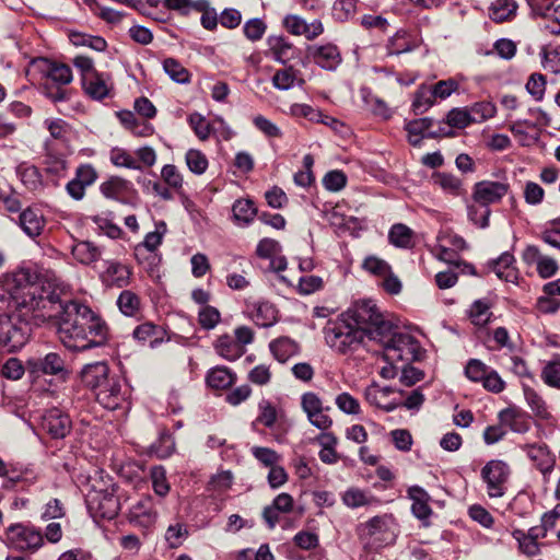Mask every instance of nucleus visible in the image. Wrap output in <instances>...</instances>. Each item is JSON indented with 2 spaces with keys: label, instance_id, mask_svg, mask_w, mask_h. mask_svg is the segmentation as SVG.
<instances>
[{
  "label": "nucleus",
  "instance_id": "f257e3e1",
  "mask_svg": "<svg viewBox=\"0 0 560 560\" xmlns=\"http://www.w3.org/2000/svg\"><path fill=\"white\" fill-rule=\"evenodd\" d=\"M57 334L61 343L72 351L102 347L108 339L106 323L89 306L75 301L57 302Z\"/></svg>",
  "mask_w": 560,
  "mask_h": 560
},
{
  "label": "nucleus",
  "instance_id": "f03ea898",
  "mask_svg": "<svg viewBox=\"0 0 560 560\" xmlns=\"http://www.w3.org/2000/svg\"><path fill=\"white\" fill-rule=\"evenodd\" d=\"M79 376L81 385L90 389L104 408L115 410L125 400L121 380L110 372L105 361L85 364Z\"/></svg>",
  "mask_w": 560,
  "mask_h": 560
},
{
  "label": "nucleus",
  "instance_id": "7ed1b4c3",
  "mask_svg": "<svg viewBox=\"0 0 560 560\" xmlns=\"http://www.w3.org/2000/svg\"><path fill=\"white\" fill-rule=\"evenodd\" d=\"M40 285L24 279L13 280L7 284L5 293L8 294L7 301L9 307L16 310H25L22 316L27 315L39 308H47V305L55 306L59 298L55 294L43 296L40 293ZM2 300H5L2 295Z\"/></svg>",
  "mask_w": 560,
  "mask_h": 560
},
{
  "label": "nucleus",
  "instance_id": "20e7f679",
  "mask_svg": "<svg viewBox=\"0 0 560 560\" xmlns=\"http://www.w3.org/2000/svg\"><path fill=\"white\" fill-rule=\"evenodd\" d=\"M342 317L354 325V328L363 330V336L377 340L386 336L390 322L385 320L372 301L355 302Z\"/></svg>",
  "mask_w": 560,
  "mask_h": 560
},
{
  "label": "nucleus",
  "instance_id": "39448f33",
  "mask_svg": "<svg viewBox=\"0 0 560 560\" xmlns=\"http://www.w3.org/2000/svg\"><path fill=\"white\" fill-rule=\"evenodd\" d=\"M326 343L339 353H348L355 350L363 341V330L354 328L342 315L335 320H329L324 328Z\"/></svg>",
  "mask_w": 560,
  "mask_h": 560
},
{
  "label": "nucleus",
  "instance_id": "423d86ee",
  "mask_svg": "<svg viewBox=\"0 0 560 560\" xmlns=\"http://www.w3.org/2000/svg\"><path fill=\"white\" fill-rule=\"evenodd\" d=\"M385 335L376 340L384 347L385 360L395 363L399 361L411 362L419 358L420 346L411 335L395 331L392 324Z\"/></svg>",
  "mask_w": 560,
  "mask_h": 560
},
{
  "label": "nucleus",
  "instance_id": "0eeeda50",
  "mask_svg": "<svg viewBox=\"0 0 560 560\" xmlns=\"http://www.w3.org/2000/svg\"><path fill=\"white\" fill-rule=\"evenodd\" d=\"M31 325L21 314L0 317V349L15 352L26 345L31 336Z\"/></svg>",
  "mask_w": 560,
  "mask_h": 560
},
{
  "label": "nucleus",
  "instance_id": "6e6552de",
  "mask_svg": "<svg viewBox=\"0 0 560 560\" xmlns=\"http://www.w3.org/2000/svg\"><path fill=\"white\" fill-rule=\"evenodd\" d=\"M510 475V466L501 459H491L482 467L481 479L487 486L489 498L497 499L505 494Z\"/></svg>",
  "mask_w": 560,
  "mask_h": 560
},
{
  "label": "nucleus",
  "instance_id": "1a4fd4ad",
  "mask_svg": "<svg viewBox=\"0 0 560 560\" xmlns=\"http://www.w3.org/2000/svg\"><path fill=\"white\" fill-rule=\"evenodd\" d=\"M7 545L18 551H35L43 545L39 530L24 524H13L5 533Z\"/></svg>",
  "mask_w": 560,
  "mask_h": 560
},
{
  "label": "nucleus",
  "instance_id": "9d476101",
  "mask_svg": "<svg viewBox=\"0 0 560 560\" xmlns=\"http://www.w3.org/2000/svg\"><path fill=\"white\" fill-rule=\"evenodd\" d=\"M88 509L94 517L114 518L120 509L119 501L113 490L93 489L86 497Z\"/></svg>",
  "mask_w": 560,
  "mask_h": 560
},
{
  "label": "nucleus",
  "instance_id": "9b49d317",
  "mask_svg": "<svg viewBox=\"0 0 560 560\" xmlns=\"http://www.w3.org/2000/svg\"><path fill=\"white\" fill-rule=\"evenodd\" d=\"M509 188L506 183L482 180L475 184L472 199L488 208L489 205L500 201L508 194Z\"/></svg>",
  "mask_w": 560,
  "mask_h": 560
},
{
  "label": "nucleus",
  "instance_id": "f8f14e48",
  "mask_svg": "<svg viewBox=\"0 0 560 560\" xmlns=\"http://www.w3.org/2000/svg\"><path fill=\"white\" fill-rule=\"evenodd\" d=\"M42 428L54 439L66 438L72 428L69 416L58 408L47 410L42 418Z\"/></svg>",
  "mask_w": 560,
  "mask_h": 560
},
{
  "label": "nucleus",
  "instance_id": "ddd939ff",
  "mask_svg": "<svg viewBox=\"0 0 560 560\" xmlns=\"http://www.w3.org/2000/svg\"><path fill=\"white\" fill-rule=\"evenodd\" d=\"M306 56L325 70H335L341 62L340 51L332 44L310 45L306 48Z\"/></svg>",
  "mask_w": 560,
  "mask_h": 560
},
{
  "label": "nucleus",
  "instance_id": "4468645a",
  "mask_svg": "<svg viewBox=\"0 0 560 560\" xmlns=\"http://www.w3.org/2000/svg\"><path fill=\"white\" fill-rule=\"evenodd\" d=\"M32 373L63 376L68 373L63 358L57 352H49L44 358H33L27 361Z\"/></svg>",
  "mask_w": 560,
  "mask_h": 560
},
{
  "label": "nucleus",
  "instance_id": "2eb2a0df",
  "mask_svg": "<svg viewBox=\"0 0 560 560\" xmlns=\"http://www.w3.org/2000/svg\"><path fill=\"white\" fill-rule=\"evenodd\" d=\"M82 86L85 94L96 101L110 96L113 91L110 77L98 71L88 73L82 80Z\"/></svg>",
  "mask_w": 560,
  "mask_h": 560
},
{
  "label": "nucleus",
  "instance_id": "dca6fc26",
  "mask_svg": "<svg viewBox=\"0 0 560 560\" xmlns=\"http://www.w3.org/2000/svg\"><path fill=\"white\" fill-rule=\"evenodd\" d=\"M523 259L526 264H536L537 272L541 278H550L558 270L557 261L548 256L540 254L538 247L529 245L523 253Z\"/></svg>",
  "mask_w": 560,
  "mask_h": 560
},
{
  "label": "nucleus",
  "instance_id": "f3484780",
  "mask_svg": "<svg viewBox=\"0 0 560 560\" xmlns=\"http://www.w3.org/2000/svg\"><path fill=\"white\" fill-rule=\"evenodd\" d=\"M19 225L27 236L35 238L43 233L46 219L39 209L28 207L20 213Z\"/></svg>",
  "mask_w": 560,
  "mask_h": 560
},
{
  "label": "nucleus",
  "instance_id": "a211bd4d",
  "mask_svg": "<svg viewBox=\"0 0 560 560\" xmlns=\"http://www.w3.org/2000/svg\"><path fill=\"white\" fill-rule=\"evenodd\" d=\"M247 311L250 318L260 327H270L278 319V311L268 301H254L247 303Z\"/></svg>",
  "mask_w": 560,
  "mask_h": 560
},
{
  "label": "nucleus",
  "instance_id": "6ab92c4d",
  "mask_svg": "<svg viewBox=\"0 0 560 560\" xmlns=\"http://www.w3.org/2000/svg\"><path fill=\"white\" fill-rule=\"evenodd\" d=\"M527 456L534 465L540 470L545 481L548 475L553 470L556 459L545 445H530L527 448Z\"/></svg>",
  "mask_w": 560,
  "mask_h": 560
},
{
  "label": "nucleus",
  "instance_id": "aec40b11",
  "mask_svg": "<svg viewBox=\"0 0 560 560\" xmlns=\"http://www.w3.org/2000/svg\"><path fill=\"white\" fill-rule=\"evenodd\" d=\"M408 497L412 500V514L422 521H425L432 514L429 505L430 495L419 486H412L408 489Z\"/></svg>",
  "mask_w": 560,
  "mask_h": 560
},
{
  "label": "nucleus",
  "instance_id": "412c9836",
  "mask_svg": "<svg viewBox=\"0 0 560 560\" xmlns=\"http://www.w3.org/2000/svg\"><path fill=\"white\" fill-rule=\"evenodd\" d=\"M106 268L101 272V278L107 285L122 287L129 279V270L125 265L116 261H106Z\"/></svg>",
  "mask_w": 560,
  "mask_h": 560
},
{
  "label": "nucleus",
  "instance_id": "4be33fe9",
  "mask_svg": "<svg viewBox=\"0 0 560 560\" xmlns=\"http://www.w3.org/2000/svg\"><path fill=\"white\" fill-rule=\"evenodd\" d=\"M270 351L279 362H287L300 352L299 343L289 337H279L269 345Z\"/></svg>",
  "mask_w": 560,
  "mask_h": 560
},
{
  "label": "nucleus",
  "instance_id": "5701e85b",
  "mask_svg": "<svg viewBox=\"0 0 560 560\" xmlns=\"http://www.w3.org/2000/svg\"><path fill=\"white\" fill-rule=\"evenodd\" d=\"M433 120L429 117L419 118L409 121L406 125V130L408 132L409 142L412 145H419L422 138H434L436 135L435 132H428L427 131L432 127Z\"/></svg>",
  "mask_w": 560,
  "mask_h": 560
},
{
  "label": "nucleus",
  "instance_id": "b1692460",
  "mask_svg": "<svg viewBox=\"0 0 560 560\" xmlns=\"http://www.w3.org/2000/svg\"><path fill=\"white\" fill-rule=\"evenodd\" d=\"M102 250L92 242L82 241L72 246L73 258L82 265H91L101 258Z\"/></svg>",
  "mask_w": 560,
  "mask_h": 560
},
{
  "label": "nucleus",
  "instance_id": "393cba45",
  "mask_svg": "<svg viewBox=\"0 0 560 560\" xmlns=\"http://www.w3.org/2000/svg\"><path fill=\"white\" fill-rule=\"evenodd\" d=\"M342 503L350 509H358L361 506L371 505L377 500L369 494L366 491H363L359 488L351 487L347 489L341 495Z\"/></svg>",
  "mask_w": 560,
  "mask_h": 560
},
{
  "label": "nucleus",
  "instance_id": "a878e982",
  "mask_svg": "<svg viewBox=\"0 0 560 560\" xmlns=\"http://www.w3.org/2000/svg\"><path fill=\"white\" fill-rule=\"evenodd\" d=\"M514 257L509 252L503 253L497 260L491 262V269L501 280L513 281L516 272L513 267Z\"/></svg>",
  "mask_w": 560,
  "mask_h": 560
},
{
  "label": "nucleus",
  "instance_id": "bb28decb",
  "mask_svg": "<svg viewBox=\"0 0 560 560\" xmlns=\"http://www.w3.org/2000/svg\"><path fill=\"white\" fill-rule=\"evenodd\" d=\"M45 81L58 85H67L72 81V71L65 63L49 62L45 70Z\"/></svg>",
  "mask_w": 560,
  "mask_h": 560
},
{
  "label": "nucleus",
  "instance_id": "cd10ccee",
  "mask_svg": "<svg viewBox=\"0 0 560 560\" xmlns=\"http://www.w3.org/2000/svg\"><path fill=\"white\" fill-rule=\"evenodd\" d=\"M215 349L222 358L229 361H234L244 354V348L229 335H223L218 338Z\"/></svg>",
  "mask_w": 560,
  "mask_h": 560
},
{
  "label": "nucleus",
  "instance_id": "c85d7f7f",
  "mask_svg": "<svg viewBox=\"0 0 560 560\" xmlns=\"http://www.w3.org/2000/svg\"><path fill=\"white\" fill-rule=\"evenodd\" d=\"M273 59L281 63H287L293 57V46L281 36H271L268 39Z\"/></svg>",
  "mask_w": 560,
  "mask_h": 560
},
{
  "label": "nucleus",
  "instance_id": "c756f323",
  "mask_svg": "<svg viewBox=\"0 0 560 560\" xmlns=\"http://www.w3.org/2000/svg\"><path fill=\"white\" fill-rule=\"evenodd\" d=\"M272 83L275 88L278 90L287 91L291 89L295 83L299 85L304 84V79L299 78V71L293 67H288L281 70H278L273 78Z\"/></svg>",
  "mask_w": 560,
  "mask_h": 560
},
{
  "label": "nucleus",
  "instance_id": "7c9ffc66",
  "mask_svg": "<svg viewBox=\"0 0 560 560\" xmlns=\"http://www.w3.org/2000/svg\"><path fill=\"white\" fill-rule=\"evenodd\" d=\"M235 382L234 374L223 366H218L208 372L207 384L214 389H225Z\"/></svg>",
  "mask_w": 560,
  "mask_h": 560
},
{
  "label": "nucleus",
  "instance_id": "2f4dec72",
  "mask_svg": "<svg viewBox=\"0 0 560 560\" xmlns=\"http://www.w3.org/2000/svg\"><path fill=\"white\" fill-rule=\"evenodd\" d=\"M517 4L514 0H495L489 10L490 19L494 22H504L515 15Z\"/></svg>",
  "mask_w": 560,
  "mask_h": 560
},
{
  "label": "nucleus",
  "instance_id": "473e14b6",
  "mask_svg": "<svg viewBox=\"0 0 560 560\" xmlns=\"http://www.w3.org/2000/svg\"><path fill=\"white\" fill-rule=\"evenodd\" d=\"M232 212L233 219L237 224L247 225L254 220L256 215V208L250 200L238 199L234 202Z\"/></svg>",
  "mask_w": 560,
  "mask_h": 560
},
{
  "label": "nucleus",
  "instance_id": "72a5a7b5",
  "mask_svg": "<svg viewBox=\"0 0 560 560\" xmlns=\"http://www.w3.org/2000/svg\"><path fill=\"white\" fill-rule=\"evenodd\" d=\"M110 161L114 165L131 170L140 168V153L131 154L122 148H113L110 150Z\"/></svg>",
  "mask_w": 560,
  "mask_h": 560
},
{
  "label": "nucleus",
  "instance_id": "f704fd0d",
  "mask_svg": "<svg viewBox=\"0 0 560 560\" xmlns=\"http://www.w3.org/2000/svg\"><path fill=\"white\" fill-rule=\"evenodd\" d=\"M523 390L525 399L535 416L542 420L549 419L550 412L548 411L547 405L542 397L529 386H524Z\"/></svg>",
  "mask_w": 560,
  "mask_h": 560
},
{
  "label": "nucleus",
  "instance_id": "c9c22d12",
  "mask_svg": "<svg viewBox=\"0 0 560 560\" xmlns=\"http://www.w3.org/2000/svg\"><path fill=\"white\" fill-rule=\"evenodd\" d=\"M540 377L547 386L560 389V355L545 363Z\"/></svg>",
  "mask_w": 560,
  "mask_h": 560
},
{
  "label": "nucleus",
  "instance_id": "e433bc0d",
  "mask_svg": "<svg viewBox=\"0 0 560 560\" xmlns=\"http://www.w3.org/2000/svg\"><path fill=\"white\" fill-rule=\"evenodd\" d=\"M163 69L166 74L178 84H187L190 82V72L174 58L165 59L163 62Z\"/></svg>",
  "mask_w": 560,
  "mask_h": 560
},
{
  "label": "nucleus",
  "instance_id": "4c0bfd02",
  "mask_svg": "<svg viewBox=\"0 0 560 560\" xmlns=\"http://www.w3.org/2000/svg\"><path fill=\"white\" fill-rule=\"evenodd\" d=\"M412 230L401 223L393 225L388 233L389 242L396 247L401 248H409L412 246Z\"/></svg>",
  "mask_w": 560,
  "mask_h": 560
},
{
  "label": "nucleus",
  "instance_id": "58836bf2",
  "mask_svg": "<svg viewBox=\"0 0 560 560\" xmlns=\"http://www.w3.org/2000/svg\"><path fill=\"white\" fill-rule=\"evenodd\" d=\"M433 178L434 183L440 186L443 191L453 196H460L464 194L462 180L455 175L439 173L434 175Z\"/></svg>",
  "mask_w": 560,
  "mask_h": 560
},
{
  "label": "nucleus",
  "instance_id": "ea45409f",
  "mask_svg": "<svg viewBox=\"0 0 560 560\" xmlns=\"http://www.w3.org/2000/svg\"><path fill=\"white\" fill-rule=\"evenodd\" d=\"M500 419L502 422L506 423L514 432L524 433L529 429L528 420H526L522 413L513 409H505L501 411Z\"/></svg>",
  "mask_w": 560,
  "mask_h": 560
},
{
  "label": "nucleus",
  "instance_id": "a19ab883",
  "mask_svg": "<svg viewBox=\"0 0 560 560\" xmlns=\"http://www.w3.org/2000/svg\"><path fill=\"white\" fill-rule=\"evenodd\" d=\"M118 307L126 316H133L140 310L139 296L129 291H122L117 300Z\"/></svg>",
  "mask_w": 560,
  "mask_h": 560
},
{
  "label": "nucleus",
  "instance_id": "79ce46f5",
  "mask_svg": "<svg viewBox=\"0 0 560 560\" xmlns=\"http://www.w3.org/2000/svg\"><path fill=\"white\" fill-rule=\"evenodd\" d=\"M22 183L30 190H36L42 186V176L37 167L33 165H21L18 168Z\"/></svg>",
  "mask_w": 560,
  "mask_h": 560
},
{
  "label": "nucleus",
  "instance_id": "37998d69",
  "mask_svg": "<svg viewBox=\"0 0 560 560\" xmlns=\"http://www.w3.org/2000/svg\"><path fill=\"white\" fill-rule=\"evenodd\" d=\"M434 102L435 97L432 94L430 86L421 85L415 94L412 107L416 114H419L429 109Z\"/></svg>",
  "mask_w": 560,
  "mask_h": 560
},
{
  "label": "nucleus",
  "instance_id": "c03bdc74",
  "mask_svg": "<svg viewBox=\"0 0 560 560\" xmlns=\"http://www.w3.org/2000/svg\"><path fill=\"white\" fill-rule=\"evenodd\" d=\"M471 322L477 326H483L490 320V304L485 300L476 301L469 312Z\"/></svg>",
  "mask_w": 560,
  "mask_h": 560
},
{
  "label": "nucleus",
  "instance_id": "a18cd8bd",
  "mask_svg": "<svg viewBox=\"0 0 560 560\" xmlns=\"http://www.w3.org/2000/svg\"><path fill=\"white\" fill-rule=\"evenodd\" d=\"M166 231L167 226L164 221L156 222L154 225V231L148 232L145 234L142 246H144L149 252H154L162 243Z\"/></svg>",
  "mask_w": 560,
  "mask_h": 560
},
{
  "label": "nucleus",
  "instance_id": "49530a36",
  "mask_svg": "<svg viewBox=\"0 0 560 560\" xmlns=\"http://www.w3.org/2000/svg\"><path fill=\"white\" fill-rule=\"evenodd\" d=\"M71 42L77 46H88L96 51H103L107 47V43L104 38L80 33L71 34Z\"/></svg>",
  "mask_w": 560,
  "mask_h": 560
},
{
  "label": "nucleus",
  "instance_id": "de8ad7c7",
  "mask_svg": "<svg viewBox=\"0 0 560 560\" xmlns=\"http://www.w3.org/2000/svg\"><path fill=\"white\" fill-rule=\"evenodd\" d=\"M474 122H480L494 116L495 107L490 102H479L468 108Z\"/></svg>",
  "mask_w": 560,
  "mask_h": 560
},
{
  "label": "nucleus",
  "instance_id": "09e8293b",
  "mask_svg": "<svg viewBox=\"0 0 560 560\" xmlns=\"http://www.w3.org/2000/svg\"><path fill=\"white\" fill-rule=\"evenodd\" d=\"M186 164L195 174H202L208 167V160L199 150L190 149L186 153Z\"/></svg>",
  "mask_w": 560,
  "mask_h": 560
},
{
  "label": "nucleus",
  "instance_id": "8fccbe9b",
  "mask_svg": "<svg viewBox=\"0 0 560 560\" xmlns=\"http://www.w3.org/2000/svg\"><path fill=\"white\" fill-rule=\"evenodd\" d=\"M206 1L192 2L191 0H164V5L170 10L178 11L182 14H188L191 9L203 11Z\"/></svg>",
  "mask_w": 560,
  "mask_h": 560
},
{
  "label": "nucleus",
  "instance_id": "3c124183",
  "mask_svg": "<svg viewBox=\"0 0 560 560\" xmlns=\"http://www.w3.org/2000/svg\"><path fill=\"white\" fill-rule=\"evenodd\" d=\"M142 342H149V347L154 349L158 345L164 341V335L162 328L154 326L151 323L142 324Z\"/></svg>",
  "mask_w": 560,
  "mask_h": 560
},
{
  "label": "nucleus",
  "instance_id": "603ef678",
  "mask_svg": "<svg viewBox=\"0 0 560 560\" xmlns=\"http://www.w3.org/2000/svg\"><path fill=\"white\" fill-rule=\"evenodd\" d=\"M546 78L540 73H533L527 83L526 90L534 97L535 101H541L546 91Z\"/></svg>",
  "mask_w": 560,
  "mask_h": 560
},
{
  "label": "nucleus",
  "instance_id": "864d4df0",
  "mask_svg": "<svg viewBox=\"0 0 560 560\" xmlns=\"http://www.w3.org/2000/svg\"><path fill=\"white\" fill-rule=\"evenodd\" d=\"M151 480L154 492L164 497L170 491V485L166 480L165 469L162 466H155L151 469Z\"/></svg>",
  "mask_w": 560,
  "mask_h": 560
},
{
  "label": "nucleus",
  "instance_id": "5fc2aeb1",
  "mask_svg": "<svg viewBox=\"0 0 560 560\" xmlns=\"http://www.w3.org/2000/svg\"><path fill=\"white\" fill-rule=\"evenodd\" d=\"M188 122L192 130L195 131L196 136L200 140H206L209 138L211 132L210 124L207 121V119L199 113H192L188 117Z\"/></svg>",
  "mask_w": 560,
  "mask_h": 560
},
{
  "label": "nucleus",
  "instance_id": "6e6d98bb",
  "mask_svg": "<svg viewBox=\"0 0 560 560\" xmlns=\"http://www.w3.org/2000/svg\"><path fill=\"white\" fill-rule=\"evenodd\" d=\"M259 410L260 413L257 417L256 422L265 425L266 428H272L278 418L276 407L271 402L262 400L259 404Z\"/></svg>",
  "mask_w": 560,
  "mask_h": 560
},
{
  "label": "nucleus",
  "instance_id": "4d7b16f0",
  "mask_svg": "<svg viewBox=\"0 0 560 560\" xmlns=\"http://www.w3.org/2000/svg\"><path fill=\"white\" fill-rule=\"evenodd\" d=\"M446 122L451 127L465 128L474 121L467 108H453L446 116Z\"/></svg>",
  "mask_w": 560,
  "mask_h": 560
},
{
  "label": "nucleus",
  "instance_id": "13d9d810",
  "mask_svg": "<svg viewBox=\"0 0 560 560\" xmlns=\"http://www.w3.org/2000/svg\"><path fill=\"white\" fill-rule=\"evenodd\" d=\"M267 30L266 23L260 19H250L244 24V35L252 42L259 40Z\"/></svg>",
  "mask_w": 560,
  "mask_h": 560
},
{
  "label": "nucleus",
  "instance_id": "bf43d9fd",
  "mask_svg": "<svg viewBox=\"0 0 560 560\" xmlns=\"http://www.w3.org/2000/svg\"><path fill=\"white\" fill-rule=\"evenodd\" d=\"M255 127L268 138L282 137L281 129L266 117L258 115L253 119Z\"/></svg>",
  "mask_w": 560,
  "mask_h": 560
},
{
  "label": "nucleus",
  "instance_id": "052dcab7",
  "mask_svg": "<svg viewBox=\"0 0 560 560\" xmlns=\"http://www.w3.org/2000/svg\"><path fill=\"white\" fill-rule=\"evenodd\" d=\"M337 407L345 413L358 415L360 412V402L349 393H341L336 397Z\"/></svg>",
  "mask_w": 560,
  "mask_h": 560
},
{
  "label": "nucleus",
  "instance_id": "680f3d73",
  "mask_svg": "<svg viewBox=\"0 0 560 560\" xmlns=\"http://www.w3.org/2000/svg\"><path fill=\"white\" fill-rule=\"evenodd\" d=\"M512 535L518 541V547L525 555L535 556L539 552L538 542L528 538L523 530L515 529Z\"/></svg>",
  "mask_w": 560,
  "mask_h": 560
},
{
  "label": "nucleus",
  "instance_id": "e2e57ef3",
  "mask_svg": "<svg viewBox=\"0 0 560 560\" xmlns=\"http://www.w3.org/2000/svg\"><path fill=\"white\" fill-rule=\"evenodd\" d=\"M432 94L434 95L435 100H445L453 92L457 91L458 83L454 79H447L442 80L435 83L434 85L430 86Z\"/></svg>",
  "mask_w": 560,
  "mask_h": 560
},
{
  "label": "nucleus",
  "instance_id": "0e129e2a",
  "mask_svg": "<svg viewBox=\"0 0 560 560\" xmlns=\"http://www.w3.org/2000/svg\"><path fill=\"white\" fill-rule=\"evenodd\" d=\"M363 268L378 277L388 275L390 270V266L385 260L375 256L365 258L363 261Z\"/></svg>",
  "mask_w": 560,
  "mask_h": 560
},
{
  "label": "nucleus",
  "instance_id": "69168bd1",
  "mask_svg": "<svg viewBox=\"0 0 560 560\" xmlns=\"http://www.w3.org/2000/svg\"><path fill=\"white\" fill-rule=\"evenodd\" d=\"M254 457L267 467H272L280 460L279 454L268 447L255 446L252 448Z\"/></svg>",
  "mask_w": 560,
  "mask_h": 560
},
{
  "label": "nucleus",
  "instance_id": "338daca9",
  "mask_svg": "<svg viewBox=\"0 0 560 560\" xmlns=\"http://www.w3.org/2000/svg\"><path fill=\"white\" fill-rule=\"evenodd\" d=\"M347 183V176L341 171H331L323 178L325 188L329 191L341 190Z\"/></svg>",
  "mask_w": 560,
  "mask_h": 560
},
{
  "label": "nucleus",
  "instance_id": "774afa93",
  "mask_svg": "<svg viewBox=\"0 0 560 560\" xmlns=\"http://www.w3.org/2000/svg\"><path fill=\"white\" fill-rule=\"evenodd\" d=\"M541 55V65L544 69L550 71L551 73H560V52L555 49H544Z\"/></svg>",
  "mask_w": 560,
  "mask_h": 560
}]
</instances>
